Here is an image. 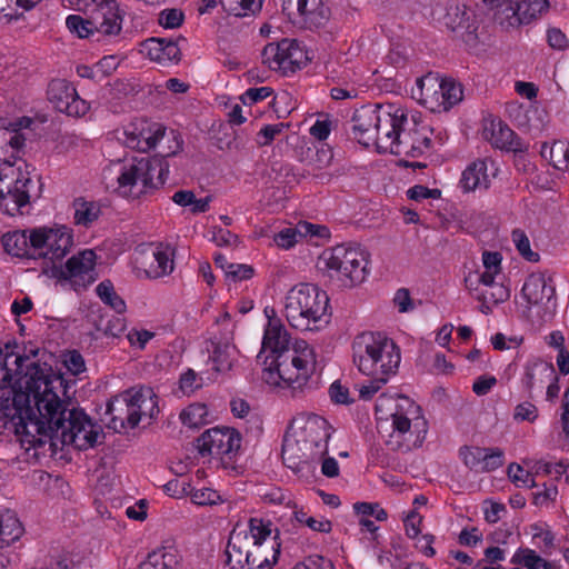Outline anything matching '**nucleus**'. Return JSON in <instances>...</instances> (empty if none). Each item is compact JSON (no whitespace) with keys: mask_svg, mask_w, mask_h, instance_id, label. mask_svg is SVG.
<instances>
[{"mask_svg":"<svg viewBox=\"0 0 569 569\" xmlns=\"http://www.w3.org/2000/svg\"><path fill=\"white\" fill-rule=\"evenodd\" d=\"M54 380L62 383L60 378L52 379L32 362L24 375V389L21 382L19 388L0 385V420L11 422L17 435L33 436L34 423L44 415L38 411V402L53 392Z\"/></svg>","mask_w":569,"mask_h":569,"instance_id":"f257e3e1","label":"nucleus"},{"mask_svg":"<svg viewBox=\"0 0 569 569\" xmlns=\"http://www.w3.org/2000/svg\"><path fill=\"white\" fill-rule=\"evenodd\" d=\"M38 411L44 415L34 423L36 435L60 440L62 445H71L79 450L92 448L99 443V438H103L99 425L93 423L82 410L69 409L54 391L38 402Z\"/></svg>","mask_w":569,"mask_h":569,"instance_id":"f03ea898","label":"nucleus"},{"mask_svg":"<svg viewBox=\"0 0 569 569\" xmlns=\"http://www.w3.org/2000/svg\"><path fill=\"white\" fill-rule=\"evenodd\" d=\"M400 350L382 332H362L352 341V361L367 377H391L400 365Z\"/></svg>","mask_w":569,"mask_h":569,"instance_id":"7ed1b4c3","label":"nucleus"},{"mask_svg":"<svg viewBox=\"0 0 569 569\" xmlns=\"http://www.w3.org/2000/svg\"><path fill=\"white\" fill-rule=\"evenodd\" d=\"M330 436V426L326 419L319 416L309 418L299 431L284 436V465L293 471H300L303 465L323 458L328 453Z\"/></svg>","mask_w":569,"mask_h":569,"instance_id":"20e7f679","label":"nucleus"},{"mask_svg":"<svg viewBox=\"0 0 569 569\" xmlns=\"http://www.w3.org/2000/svg\"><path fill=\"white\" fill-rule=\"evenodd\" d=\"M328 307L326 291L311 283H299L287 292L283 313L292 328L313 331L328 323Z\"/></svg>","mask_w":569,"mask_h":569,"instance_id":"39448f33","label":"nucleus"},{"mask_svg":"<svg viewBox=\"0 0 569 569\" xmlns=\"http://www.w3.org/2000/svg\"><path fill=\"white\" fill-rule=\"evenodd\" d=\"M392 431L386 440L392 451L408 452L420 447L428 432V421L421 415V408L406 396L397 398L395 410L390 415Z\"/></svg>","mask_w":569,"mask_h":569,"instance_id":"423d86ee","label":"nucleus"},{"mask_svg":"<svg viewBox=\"0 0 569 569\" xmlns=\"http://www.w3.org/2000/svg\"><path fill=\"white\" fill-rule=\"evenodd\" d=\"M154 398L152 389L143 387L116 397L107 403V413L112 416L108 427L117 432H121L127 427L136 428L142 416L153 415Z\"/></svg>","mask_w":569,"mask_h":569,"instance_id":"0eeeda50","label":"nucleus"},{"mask_svg":"<svg viewBox=\"0 0 569 569\" xmlns=\"http://www.w3.org/2000/svg\"><path fill=\"white\" fill-rule=\"evenodd\" d=\"M262 365V379L266 383L289 388L293 392L306 386L313 367L305 358L288 351L278 356H264Z\"/></svg>","mask_w":569,"mask_h":569,"instance_id":"6e6552de","label":"nucleus"},{"mask_svg":"<svg viewBox=\"0 0 569 569\" xmlns=\"http://www.w3.org/2000/svg\"><path fill=\"white\" fill-rule=\"evenodd\" d=\"M4 161L7 167L0 170V209L13 217L30 202L36 182L31 179L29 164L24 161L18 168H13L9 159L4 158Z\"/></svg>","mask_w":569,"mask_h":569,"instance_id":"1a4fd4ad","label":"nucleus"},{"mask_svg":"<svg viewBox=\"0 0 569 569\" xmlns=\"http://www.w3.org/2000/svg\"><path fill=\"white\" fill-rule=\"evenodd\" d=\"M121 24L122 17L119 13L116 0H103L93 8L88 19L77 14H71L66 19V26L70 32L76 33L79 38L98 36L97 41L100 40V36L111 37L119 34Z\"/></svg>","mask_w":569,"mask_h":569,"instance_id":"9d476101","label":"nucleus"},{"mask_svg":"<svg viewBox=\"0 0 569 569\" xmlns=\"http://www.w3.org/2000/svg\"><path fill=\"white\" fill-rule=\"evenodd\" d=\"M322 258L330 277L336 278L343 287H353L366 278L368 260L358 246L338 244L323 252Z\"/></svg>","mask_w":569,"mask_h":569,"instance_id":"9b49d317","label":"nucleus"},{"mask_svg":"<svg viewBox=\"0 0 569 569\" xmlns=\"http://www.w3.org/2000/svg\"><path fill=\"white\" fill-rule=\"evenodd\" d=\"M271 535V522L261 518H250L248 526L237 523L231 530L227 543L226 553L230 569H242L248 562V555L261 540H267Z\"/></svg>","mask_w":569,"mask_h":569,"instance_id":"f8f14e48","label":"nucleus"},{"mask_svg":"<svg viewBox=\"0 0 569 569\" xmlns=\"http://www.w3.org/2000/svg\"><path fill=\"white\" fill-rule=\"evenodd\" d=\"M73 244L71 229L66 226L57 228H33L31 229V254L32 259H42L48 267L60 261L69 252Z\"/></svg>","mask_w":569,"mask_h":569,"instance_id":"ddd939ff","label":"nucleus"},{"mask_svg":"<svg viewBox=\"0 0 569 569\" xmlns=\"http://www.w3.org/2000/svg\"><path fill=\"white\" fill-rule=\"evenodd\" d=\"M493 11V19L502 27L530 23L549 7L548 0H495L485 3Z\"/></svg>","mask_w":569,"mask_h":569,"instance_id":"4468645a","label":"nucleus"},{"mask_svg":"<svg viewBox=\"0 0 569 569\" xmlns=\"http://www.w3.org/2000/svg\"><path fill=\"white\" fill-rule=\"evenodd\" d=\"M148 169L146 162H139L136 158L131 162L112 163L103 170V177L116 176V191L124 198L138 199L148 192L144 176Z\"/></svg>","mask_w":569,"mask_h":569,"instance_id":"2eb2a0df","label":"nucleus"},{"mask_svg":"<svg viewBox=\"0 0 569 569\" xmlns=\"http://www.w3.org/2000/svg\"><path fill=\"white\" fill-rule=\"evenodd\" d=\"M240 433L228 427L208 429L197 439V449L202 457L216 456L232 459L240 449Z\"/></svg>","mask_w":569,"mask_h":569,"instance_id":"dca6fc26","label":"nucleus"},{"mask_svg":"<svg viewBox=\"0 0 569 569\" xmlns=\"http://www.w3.org/2000/svg\"><path fill=\"white\" fill-rule=\"evenodd\" d=\"M97 256L93 250H83L72 256L63 266L51 268L52 277L70 280L74 287H83L91 284L97 279L94 270Z\"/></svg>","mask_w":569,"mask_h":569,"instance_id":"f3484780","label":"nucleus"},{"mask_svg":"<svg viewBox=\"0 0 569 569\" xmlns=\"http://www.w3.org/2000/svg\"><path fill=\"white\" fill-rule=\"evenodd\" d=\"M47 96L56 110L70 117H83L90 110L89 102L81 99L73 84L64 79L52 80Z\"/></svg>","mask_w":569,"mask_h":569,"instance_id":"a211bd4d","label":"nucleus"},{"mask_svg":"<svg viewBox=\"0 0 569 569\" xmlns=\"http://www.w3.org/2000/svg\"><path fill=\"white\" fill-rule=\"evenodd\" d=\"M407 120L405 112L397 109L395 112L383 110L380 107L379 120L377 121L378 140L372 141L377 146L379 152H390L392 154H402L399 148L401 138V128Z\"/></svg>","mask_w":569,"mask_h":569,"instance_id":"6ab92c4d","label":"nucleus"},{"mask_svg":"<svg viewBox=\"0 0 569 569\" xmlns=\"http://www.w3.org/2000/svg\"><path fill=\"white\" fill-rule=\"evenodd\" d=\"M262 62L271 70L282 73L295 72L300 68L299 59L302 50L293 39H282L279 42L268 43L262 50Z\"/></svg>","mask_w":569,"mask_h":569,"instance_id":"aec40b11","label":"nucleus"},{"mask_svg":"<svg viewBox=\"0 0 569 569\" xmlns=\"http://www.w3.org/2000/svg\"><path fill=\"white\" fill-rule=\"evenodd\" d=\"M445 26L468 46L477 43L478 22L475 12L462 3H451L443 17Z\"/></svg>","mask_w":569,"mask_h":569,"instance_id":"412c9836","label":"nucleus"},{"mask_svg":"<svg viewBox=\"0 0 569 569\" xmlns=\"http://www.w3.org/2000/svg\"><path fill=\"white\" fill-rule=\"evenodd\" d=\"M379 106H362L353 112L352 134L353 138L362 146L369 147L372 141L378 140L377 121L379 120Z\"/></svg>","mask_w":569,"mask_h":569,"instance_id":"4be33fe9","label":"nucleus"},{"mask_svg":"<svg viewBox=\"0 0 569 569\" xmlns=\"http://www.w3.org/2000/svg\"><path fill=\"white\" fill-rule=\"evenodd\" d=\"M282 10L290 19L298 14L305 22L317 27L323 24L329 16L322 0H283Z\"/></svg>","mask_w":569,"mask_h":569,"instance_id":"5701e85b","label":"nucleus"},{"mask_svg":"<svg viewBox=\"0 0 569 569\" xmlns=\"http://www.w3.org/2000/svg\"><path fill=\"white\" fill-rule=\"evenodd\" d=\"M164 138L166 128L161 124H152L147 128L142 127L141 129L137 126H132V129L124 131L123 143L130 149L147 152L156 148Z\"/></svg>","mask_w":569,"mask_h":569,"instance_id":"b1692460","label":"nucleus"},{"mask_svg":"<svg viewBox=\"0 0 569 569\" xmlns=\"http://www.w3.org/2000/svg\"><path fill=\"white\" fill-rule=\"evenodd\" d=\"M415 127L402 131L399 148L402 153L410 157H419L431 147L432 129L429 126L419 124L415 119Z\"/></svg>","mask_w":569,"mask_h":569,"instance_id":"393cba45","label":"nucleus"},{"mask_svg":"<svg viewBox=\"0 0 569 569\" xmlns=\"http://www.w3.org/2000/svg\"><path fill=\"white\" fill-rule=\"evenodd\" d=\"M483 137L492 147L518 152L522 150V143L516 133L501 120H491L483 128Z\"/></svg>","mask_w":569,"mask_h":569,"instance_id":"a878e982","label":"nucleus"},{"mask_svg":"<svg viewBox=\"0 0 569 569\" xmlns=\"http://www.w3.org/2000/svg\"><path fill=\"white\" fill-rule=\"evenodd\" d=\"M521 295L529 306H538L551 300L555 288L543 273H531L522 286Z\"/></svg>","mask_w":569,"mask_h":569,"instance_id":"bb28decb","label":"nucleus"},{"mask_svg":"<svg viewBox=\"0 0 569 569\" xmlns=\"http://www.w3.org/2000/svg\"><path fill=\"white\" fill-rule=\"evenodd\" d=\"M141 53L146 54L150 60L159 63L180 61V49L177 42L164 38H150L141 43Z\"/></svg>","mask_w":569,"mask_h":569,"instance_id":"cd10ccee","label":"nucleus"},{"mask_svg":"<svg viewBox=\"0 0 569 569\" xmlns=\"http://www.w3.org/2000/svg\"><path fill=\"white\" fill-rule=\"evenodd\" d=\"M179 150L180 146L176 141V148L173 150L160 152L153 157L138 159L139 162H146L149 168L144 174L147 178V191L156 189L164 183L166 177L169 172V163L166 159L174 156Z\"/></svg>","mask_w":569,"mask_h":569,"instance_id":"c85d7f7f","label":"nucleus"},{"mask_svg":"<svg viewBox=\"0 0 569 569\" xmlns=\"http://www.w3.org/2000/svg\"><path fill=\"white\" fill-rule=\"evenodd\" d=\"M289 345L290 335L284 326L279 322L269 321L264 330L262 348L258 355V358L260 359L262 355L267 352V356H278L280 353H284L288 351Z\"/></svg>","mask_w":569,"mask_h":569,"instance_id":"c756f323","label":"nucleus"},{"mask_svg":"<svg viewBox=\"0 0 569 569\" xmlns=\"http://www.w3.org/2000/svg\"><path fill=\"white\" fill-rule=\"evenodd\" d=\"M280 553V545H267V540H261L248 555V562L242 565V569H271L277 562Z\"/></svg>","mask_w":569,"mask_h":569,"instance_id":"7c9ffc66","label":"nucleus"},{"mask_svg":"<svg viewBox=\"0 0 569 569\" xmlns=\"http://www.w3.org/2000/svg\"><path fill=\"white\" fill-rule=\"evenodd\" d=\"M4 251L18 258L32 259L31 229L7 232L2 236Z\"/></svg>","mask_w":569,"mask_h":569,"instance_id":"2f4dec72","label":"nucleus"},{"mask_svg":"<svg viewBox=\"0 0 569 569\" xmlns=\"http://www.w3.org/2000/svg\"><path fill=\"white\" fill-rule=\"evenodd\" d=\"M490 183L489 176L487 174V163L483 160H477L470 163L460 180L463 191H475L476 189H488Z\"/></svg>","mask_w":569,"mask_h":569,"instance_id":"473e14b6","label":"nucleus"},{"mask_svg":"<svg viewBox=\"0 0 569 569\" xmlns=\"http://www.w3.org/2000/svg\"><path fill=\"white\" fill-rule=\"evenodd\" d=\"M556 369L552 363L546 361H535L527 365L525 372V386L530 392L536 386L542 387L548 381L556 379Z\"/></svg>","mask_w":569,"mask_h":569,"instance_id":"72a5a7b5","label":"nucleus"},{"mask_svg":"<svg viewBox=\"0 0 569 569\" xmlns=\"http://www.w3.org/2000/svg\"><path fill=\"white\" fill-rule=\"evenodd\" d=\"M332 159L333 152L327 144L308 147L301 154V161L310 169L308 173L313 176L317 171L328 168Z\"/></svg>","mask_w":569,"mask_h":569,"instance_id":"f704fd0d","label":"nucleus"},{"mask_svg":"<svg viewBox=\"0 0 569 569\" xmlns=\"http://www.w3.org/2000/svg\"><path fill=\"white\" fill-rule=\"evenodd\" d=\"M212 351H211V360L214 363L213 369L217 372H228L231 370L234 355L237 352L236 346L232 345L228 339L224 341L221 340H211Z\"/></svg>","mask_w":569,"mask_h":569,"instance_id":"c9c22d12","label":"nucleus"},{"mask_svg":"<svg viewBox=\"0 0 569 569\" xmlns=\"http://www.w3.org/2000/svg\"><path fill=\"white\" fill-rule=\"evenodd\" d=\"M174 249L170 244L159 243L153 251V262L147 273L150 278H160L173 270Z\"/></svg>","mask_w":569,"mask_h":569,"instance_id":"e433bc0d","label":"nucleus"},{"mask_svg":"<svg viewBox=\"0 0 569 569\" xmlns=\"http://www.w3.org/2000/svg\"><path fill=\"white\" fill-rule=\"evenodd\" d=\"M23 144L24 138L22 134L0 127V153L2 154L3 167H7V162L4 161V158H7L10 160L11 166L17 168L16 160Z\"/></svg>","mask_w":569,"mask_h":569,"instance_id":"4c0bfd02","label":"nucleus"},{"mask_svg":"<svg viewBox=\"0 0 569 569\" xmlns=\"http://www.w3.org/2000/svg\"><path fill=\"white\" fill-rule=\"evenodd\" d=\"M320 226L309 222H299L295 228H287L276 234L274 241L277 246L289 249L295 246L301 238L307 234H319Z\"/></svg>","mask_w":569,"mask_h":569,"instance_id":"58836bf2","label":"nucleus"},{"mask_svg":"<svg viewBox=\"0 0 569 569\" xmlns=\"http://www.w3.org/2000/svg\"><path fill=\"white\" fill-rule=\"evenodd\" d=\"M74 210L73 219L76 224L89 227L96 221L100 213V204L96 201H88L84 198H76L72 202Z\"/></svg>","mask_w":569,"mask_h":569,"instance_id":"ea45409f","label":"nucleus"},{"mask_svg":"<svg viewBox=\"0 0 569 569\" xmlns=\"http://www.w3.org/2000/svg\"><path fill=\"white\" fill-rule=\"evenodd\" d=\"M439 91H435L437 100L441 98L438 108H442L445 111L457 104L462 100V88L459 83H456L452 79H442L439 84Z\"/></svg>","mask_w":569,"mask_h":569,"instance_id":"a19ab883","label":"nucleus"},{"mask_svg":"<svg viewBox=\"0 0 569 569\" xmlns=\"http://www.w3.org/2000/svg\"><path fill=\"white\" fill-rule=\"evenodd\" d=\"M0 548L17 541L23 533V527L16 515L7 512L0 516Z\"/></svg>","mask_w":569,"mask_h":569,"instance_id":"79ce46f5","label":"nucleus"},{"mask_svg":"<svg viewBox=\"0 0 569 569\" xmlns=\"http://www.w3.org/2000/svg\"><path fill=\"white\" fill-rule=\"evenodd\" d=\"M223 10L234 17L254 16L261 10L260 0H220Z\"/></svg>","mask_w":569,"mask_h":569,"instance_id":"37998d69","label":"nucleus"},{"mask_svg":"<svg viewBox=\"0 0 569 569\" xmlns=\"http://www.w3.org/2000/svg\"><path fill=\"white\" fill-rule=\"evenodd\" d=\"M178 561L171 551L158 550L148 555L138 569H177Z\"/></svg>","mask_w":569,"mask_h":569,"instance_id":"c03bdc74","label":"nucleus"},{"mask_svg":"<svg viewBox=\"0 0 569 569\" xmlns=\"http://www.w3.org/2000/svg\"><path fill=\"white\" fill-rule=\"evenodd\" d=\"M512 563L522 566L527 569H551V562L541 558L535 550L520 548L512 557Z\"/></svg>","mask_w":569,"mask_h":569,"instance_id":"a18cd8bd","label":"nucleus"},{"mask_svg":"<svg viewBox=\"0 0 569 569\" xmlns=\"http://www.w3.org/2000/svg\"><path fill=\"white\" fill-rule=\"evenodd\" d=\"M208 408L204 403H192L180 413L182 423L191 429H197L208 422Z\"/></svg>","mask_w":569,"mask_h":569,"instance_id":"49530a36","label":"nucleus"},{"mask_svg":"<svg viewBox=\"0 0 569 569\" xmlns=\"http://www.w3.org/2000/svg\"><path fill=\"white\" fill-rule=\"evenodd\" d=\"M485 451L486 448L463 446L459 449V457L467 468L476 472H480V468H482Z\"/></svg>","mask_w":569,"mask_h":569,"instance_id":"de8ad7c7","label":"nucleus"},{"mask_svg":"<svg viewBox=\"0 0 569 569\" xmlns=\"http://www.w3.org/2000/svg\"><path fill=\"white\" fill-rule=\"evenodd\" d=\"M505 462V452L501 448H486L482 468L480 472H491L500 468Z\"/></svg>","mask_w":569,"mask_h":569,"instance_id":"09e8293b","label":"nucleus"},{"mask_svg":"<svg viewBox=\"0 0 569 569\" xmlns=\"http://www.w3.org/2000/svg\"><path fill=\"white\" fill-rule=\"evenodd\" d=\"M189 495L192 502L199 506H213L221 502L220 495L210 488L192 489L190 487Z\"/></svg>","mask_w":569,"mask_h":569,"instance_id":"8fccbe9b","label":"nucleus"},{"mask_svg":"<svg viewBox=\"0 0 569 569\" xmlns=\"http://www.w3.org/2000/svg\"><path fill=\"white\" fill-rule=\"evenodd\" d=\"M507 471L510 480L518 487L523 486L533 488L537 486L533 476L530 472L525 471L523 468L518 463H510Z\"/></svg>","mask_w":569,"mask_h":569,"instance_id":"3c124183","label":"nucleus"},{"mask_svg":"<svg viewBox=\"0 0 569 569\" xmlns=\"http://www.w3.org/2000/svg\"><path fill=\"white\" fill-rule=\"evenodd\" d=\"M353 509L357 515L363 518L373 517L378 521H385L388 517L387 511L378 502H356Z\"/></svg>","mask_w":569,"mask_h":569,"instance_id":"603ef678","label":"nucleus"},{"mask_svg":"<svg viewBox=\"0 0 569 569\" xmlns=\"http://www.w3.org/2000/svg\"><path fill=\"white\" fill-rule=\"evenodd\" d=\"M512 239L516 243L517 250L525 259L531 262H537L539 260V254L531 250L530 241L525 232L515 230L512 232Z\"/></svg>","mask_w":569,"mask_h":569,"instance_id":"864d4df0","label":"nucleus"},{"mask_svg":"<svg viewBox=\"0 0 569 569\" xmlns=\"http://www.w3.org/2000/svg\"><path fill=\"white\" fill-rule=\"evenodd\" d=\"M184 14L181 10L172 8L164 9L159 13L158 22L167 29H174L181 26Z\"/></svg>","mask_w":569,"mask_h":569,"instance_id":"5fc2aeb1","label":"nucleus"},{"mask_svg":"<svg viewBox=\"0 0 569 569\" xmlns=\"http://www.w3.org/2000/svg\"><path fill=\"white\" fill-rule=\"evenodd\" d=\"M201 387V378H198V375L194 370L188 369L184 371L179 379V390L189 396L194 392L197 389Z\"/></svg>","mask_w":569,"mask_h":569,"instance_id":"6e6d98bb","label":"nucleus"},{"mask_svg":"<svg viewBox=\"0 0 569 569\" xmlns=\"http://www.w3.org/2000/svg\"><path fill=\"white\" fill-rule=\"evenodd\" d=\"M367 385L359 388V397L362 400H370L390 379L389 377H369Z\"/></svg>","mask_w":569,"mask_h":569,"instance_id":"4d7b16f0","label":"nucleus"},{"mask_svg":"<svg viewBox=\"0 0 569 569\" xmlns=\"http://www.w3.org/2000/svg\"><path fill=\"white\" fill-rule=\"evenodd\" d=\"M286 126L284 123L264 126L257 134V144L260 147L270 144Z\"/></svg>","mask_w":569,"mask_h":569,"instance_id":"13d9d810","label":"nucleus"},{"mask_svg":"<svg viewBox=\"0 0 569 569\" xmlns=\"http://www.w3.org/2000/svg\"><path fill=\"white\" fill-rule=\"evenodd\" d=\"M272 93L273 90L270 87L250 88L240 99L244 104H253L269 98Z\"/></svg>","mask_w":569,"mask_h":569,"instance_id":"bf43d9fd","label":"nucleus"},{"mask_svg":"<svg viewBox=\"0 0 569 569\" xmlns=\"http://www.w3.org/2000/svg\"><path fill=\"white\" fill-rule=\"evenodd\" d=\"M513 418L518 421L533 422L538 418V409L533 403L528 401L519 403L515 408Z\"/></svg>","mask_w":569,"mask_h":569,"instance_id":"052dcab7","label":"nucleus"},{"mask_svg":"<svg viewBox=\"0 0 569 569\" xmlns=\"http://www.w3.org/2000/svg\"><path fill=\"white\" fill-rule=\"evenodd\" d=\"M563 141H556L549 149L550 162L558 169L568 170V162H565Z\"/></svg>","mask_w":569,"mask_h":569,"instance_id":"680f3d73","label":"nucleus"},{"mask_svg":"<svg viewBox=\"0 0 569 569\" xmlns=\"http://www.w3.org/2000/svg\"><path fill=\"white\" fill-rule=\"evenodd\" d=\"M253 268L249 264L231 263L226 270V276L232 280H247L253 276Z\"/></svg>","mask_w":569,"mask_h":569,"instance_id":"e2e57ef3","label":"nucleus"},{"mask_svg":"<svg viewBox=\"0 0 569 569\" xmlns=\"http://www.w3.org/2000/svg\"><path fill=\"white\" fill-rule=\"evenodd\" d=\"M288 352H295V356L305 358L308 363L313 366V350L305 340H296L292 345L288 346Z\"/></svg>","mask_w":569,"mask_h":569,"instance_id":"0e129e2a","label":"nucleus"},{"mask_svg":"<svg viewBox=\"0 0 569 569\" xmlns=\"http://www.w3.org/2000/svg\"><path fill=\"white\" fill-rule=\"evenodd\" d=\"M329 395L333 402L348 405L352 402V399L349 398L348 388L343 387L340 381H335L329 388Z\"/></svg>","mask_w":569,"mask_h":569,"instance_id":"69168bd1","label":"nucleus"},{"mask_svg":"<svg viewBox=\"0 0 569 569\" xmlns=\"http://www.w3.org/2000/svg\"><path fill=\"white\" fill-rule=\"evenodd\" d=\"M64 365L67 369L73 375H79L86 370L83 357L76 350L67 355Z\"/></svg>","mask_w":569,"mask_h":569,"instance_id":"338daca9","label":"nucleus"},{"mask_svg":"<svg viewBox=\"0 0 569 569\" xmlns=\"http://www.w3.org/2000/svg\"><path fill=\"white\" fill-rule=\"evenodd\" d=\"M547 38L549 46L553 49L565 50L569 46L566 34L558 28H550Z\"/></svg>","mask_w":569,"mask_h":569,"instance_id":"774afa93","label":"nucleus"}]
</instances>
